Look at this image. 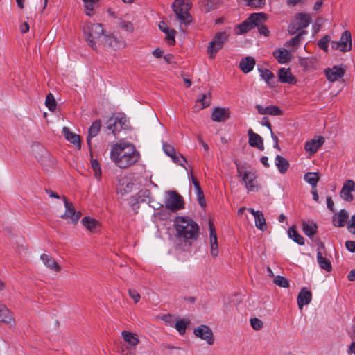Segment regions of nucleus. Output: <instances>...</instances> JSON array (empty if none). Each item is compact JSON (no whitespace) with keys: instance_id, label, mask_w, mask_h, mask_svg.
I'll use <instances>...</instances> for the list:
<instances>
[{"instance_id":"3c124183","label":"nucleus","mask_w":355,"mask_h":355,"mask_svg":"<svg viewBox=\"0 0 355 355\" xmlns=\"http://www.w3.org/2000/svg\"><path fill=\"white\" fill-rule=\"evenodd\" d=\"M329 41L330 37L329 35H325L318 41V45L320 49L327 52L328 51V44Z\"/></svg>"},{"instance_id":"79ce46f5","label":"nucleus","mask_w":355,"mask_h":355,"mask_svg":"<svg viewBox=\"0 0 355 355\" xmlns=\"http://www.w3.org/2000/svg\"><path fill=\"white\" fill-rule=\"evenodd\" d=\"M305 33V31H301L296 36L293 37L289 41H287L285 44V46L287 47L293 46L297 48L299 46L300 42L301 41V37Z\"/></svg>"},{"instance_id":"4d7b16f0","label":"nucleus","mask_w":355,"mask_h":355,"mask_svg":"<svg viewBox=\"0 0 355 355\" xmlns=\"http://www.w3.org/2000/svg\"><path fill=\"white\" fill-rule=\"evenodd\" d=\"M340 196L344 200L347 202H351L354 199L353 195L351 193V191H345V189H341Z\"/></svg>"},{"instance_id":"338daca9","label":"nucleus","mask_w":355,"mask_h":355,"mask_svg":"<svg viewBox=\"0 0 355 355\" xmlns=\"http://www.w3.org/2000/svg\"><path fill=\"white\" fill-rule=\"evenodd\" d=\"M192 182H193V184L195 187V189L196 191V193H200V194L201 193V191H202L200 186V184L199 182H198V180L193 177L192 176Z\"/></svg>"},{"instance_id":"2eb2a0df","label":"nucleus","mask_w":355,"mask_h":355,"mask_svg":"<svg viewBox=\"0 0 355 355\" xmlns=\"http://www.w3.org/2000/svg\"><path fill=\"white\" fill-rule=\"evenodd\" d=\"M135 188V184L130 178L126 176L123 177L119 180L116 191L118 194L124 196L132 191Z\"/></svg>"},{"instance_id":"864d4df0","label":"nucleus","mask_w":355,"mask_h":355,"mask_svg":"<svg viewBox=\"0 0 355 355\" xmlns=\"http://www.w3.org/2000/svg\"><path fill=\"white\" fill-rule=\"evenodd\" d=\"M250 324L254 330H259L263 327V322L259 318H254L250 320Z\"/></svg>"},{"instance_id":"de8ad7c7","label":"nucleus","mask_w":355,"mask_h":355,"mask_svg":"<svg viewBox=\"0 0 355 355\" xmlns=\"http://www.w3.org/2000/svg\"><path fill=\"white\" fill-rule=\"evenodd\" d=\"M45 104L50 111L55 110L56 103L52 94L50 93L46 96Z\"/></svg>"},{"instance_id":"9d476101","label":"nucleus","mask_w":355,"mask_h":355,"mask_svg":"<svg viewBox=\"0 0 355 355\" xmlns=\"http://www.w3.org/2000/svg\"><path fill=\"white\" fill-rule=\"evenodd\" d=\"M62 199L64 202L65 212L62 215V218L66 219L68 223L76 224L79 220L82 214L80 211H76L73 205L67 201V198L64 196Z\"/></svg>"},{"instance_id":"58836bf2","label":"nucleus","mask_w":355,"mask_h":355,"mask_svg":"<svg viewBox=\"0 0 355 355\" xmlns=\"http://www.w3.org/2000/svg\"><path fill=\"white\" fill-rule=\"evenodd\" d=\"M288 234L289 237L297 244L300 245H303L304 244V237L299 234L293 227L288 229Z\"/></svg>"},{"instance_id":"412c9836","label":"nucleus","mask_w":355,"mask_h":355,"mask_svg":"<svg viewBox=\"0 0 355 355\" xmlns=\"http://www.w3.org/2000/svg\"><path fill=\"white\" fill-rule=\"evenodd\" d=\"M248 135L249 136V144L252 147H256L260 150H264L263 140L259 135L254 133L252 129L248 130Z\"/></svg>"},{"instance_id":"c03bdc74","label":"nucleus","mask_w":355,"mask_h":355,"mask_svg":"<svg viewBox=\"0 0 355 355\" xmlns=\"http://www.w3.org/2000/svg\"><path fill=\"white\" fill-rule=\"evenodd\" d=\"M197 103H200V109L209 106L211 103V93L202 94V96L198 98Z\"/></svg>"},{"instance_id":"a19ab883","label":"nucleus","mask_w":355,"mask_h":355,"mask_svg":"<svg viewBox=\"0 0 355 355\" xmlns=\"http://www.w3.org/2000/svg\"><path fill=\"white\" fill-rule=\"evenodd\" d=\"M254 218L256 227L261 231L266 230L267 228V225L263 214L261 211V213L257 214Z\"/></svg>"},{"instance_id":"e2e57ef3","label":"nucleus","mask_w":355,"mask_h":355,"mask_svg":"<svg viewBox=\"0 0 355 355\" xmlns=\"http://www.w3.org/2000/svg\"><path fill=\"white\" fill-rule=\"evenodd\" d=\"M345 246L349 251L352 252H355V241H347L345 242Z\"/></svg>"},{"instance_id":"9b49d317","label":"nucleus","mask_w":355,"mask_h":355,"mask_svg":"<svg viewBox=\"0 0 355 355\" xmlns=\"http://www.w3.org/2000/svg\"><path fill=\"white\" fill-rule=\"evenodd\" d=\"M331 47L334 49H339L342 52L349 51L352 49V36L349 31H344L340 37V41H333Z\"/></svg>"},{"instance_id":"c85d7f7f","label":"nucleus","mask_w":355,"mask_h":355,"mask_svg":"<svg viewBox=\"0 0 355 355\" xmlns=\"http://www.w3.org/2000/svg\"><path fill=\"white\" fill-rule=\"evenodd\" d=\"M260 76L263 80L266 81L268 86L273 87L275 86L276 81L275 79V75L267 69H259Z\"/></svg>"},{"instance_id":"f3484780","label":"nucleus","mask_w":355,"mask_h":355,"mask_svg":"<svg viewBox=\"0 0 355 355\" xmlns=\"http://www.w3.org/2000/svg\"><path fill=\"white\" fill-rule=\"evenodd\" d=\"M209 233H210V246H211V254L214 257H216L218 255V244L217 236L214 227V225L212 221L209 222Z\"/></svg>"},{"instance_id":"39448f33","label":"nucleus","mask_w":355,"mask_h":355,"mask_svg":"<svg viewBox=\"0 0 355 355\" xmlns=\"http://www.w3.org/2000/svg\"><path fill=\"white\" fill-rule=\"evenodd\" d=\"M191 3L185 0H175L172 4V9L180 24L188 25L192 21V17L189 14Z\"/></svg>"},{"instance_id":"b1692460","label":"nucleus","mask_w":355,"mask_h":355,"mask_svg":"<svg viewBox=\"0 0 355 355\" xmlns=\"http://www.w3.org/2000/svg\"><path fill=\"white\" fill-rule=\"evenodd\" d=\"M211 118L216 122L225 121L229 118V114L225 108L215 107L212 111Z\"/></svg>"},{"instance_id":"bf43d9fd","label":"nucleus","mask_w":355,"mask_h":355,"mask_svg":"<svg viewBox=\"0 0 355 355\" xmlns=\"http://www.w3.org/2000/svg\"><path fill=\"white\" fill-rule=\"evenodd\" d=\"M174 162L178 164L179 165L183 166L187 163V159L182 155L177 156L176 153L174 157H171Z\"/></svg>"},{"instance_id":"7c9ffc66","label":"nucleus","mask_w":355,"mask_h":355,"mask_svg":"<svg viewBox=\"0 0 355 355\" xmlns=\"http://www.w3.org/2000/svg\"><path fill=\"white\" fill-rule=\"evenodd\" d=\"M101 123L100 121H95L88 130V136L87 137V143L91 148V139L96 137L100 132Z\"/></svg>"},{"instance_id":"6ab92c4d","label":"nucleus","mask_w":355,"mask_h":355,"mask_svg":"<svg viewBox=\"0 0 355 355\" xmlns=\"http://www.w3.org/2000/svg\"><path fill=\"white\" fill-rule=\"evenodd\" d=\"M40 259L44 265L49 269L58 272L61 270V267L56 262L55 259L49 254H42L40 256Z\"/></svg>"},{"instance_id":"cd10ccee","label":"nucleus","mask_w":355,"mask_h":355,"mask_svg":"<svg viewBox=\"0 0 355 355\" xmlns=\"http://www.w3.org/2000/svg\"><path fill=\"white\" fill-rule=\"evenodd\" d=\"M0 322L6 324H11L14 322L12 313L1 303H0Z\"/></svg>"},{"instance_id":"72a5a7b5","label":"nucleus","mask_w":355,"mask_h":355,"mask_svg":"<svg viewBox=\"0 0 355 355\" xmlns=\"http://www.w3.org/2000/svg\"><path fill=\"white\" fill-rule=\"evenodd\" d=\"M42 157L40 159L41 164L45 168H52L55 165V159L47 151L44 150Z\"/></svg>"},{"instance_id":"473e14b6","label":"nucleus","mask_w":355,"mask_h":355,"mask_svg":"<svg viewBox=\"0 0 355 355\" xmlns=\"http://www.w3.org/2000/svg\"><path fill=\"white\" fill-rule=\"evenodd\" d=\"M249 20H250L253 27L262 25L264 21L268 19V15L265 13H252L249 16Z\"/></svg>"},{"instance_id":"a211bd4d","label":"nucleus","mask_w":355,"mask_h":355,"mask_svg":"<svg viewBox=\"0 0 355 355\" xmlns=\"http://www.w3.org/2000/svg\"><path fill=\"white\" fill-rule=\"evenodd\" d=\"M324 72L327 78L331 82H334L344 76L345 69L341 67L334 66L331 69L328 68L325 69Z\"/></svg>"},{"instance_id":"0e129e2a","label":"nucleus","mask_w":355,"mask_h":355,"mask_svg":"<svg viewBox=\"0 0 355 355\" xmlns=\"http://www.w3.org/2000/svg\"><path fill=\"white\" fill-rule=\"evenodd\" d=\"M258 29H259V33L261 35H263L264 36H268L270 33L268 28L263 24L259 26L258 27Z\"/></svg>"},{"instance_id":"4be33fe9","label":"nucleus","mask_w":355,"mask_h":355,"mask_svg":"<svg viewBox=\"0 0 355 355\" xmlns=\"http://www.w3.org/2000/svg\"><path fill=\"white\" fill-rule=\"evenodd\" d=\"M256 108L258 113L261 115L269 114L272 116H279L282 114V110L275 105H269L263 107L260 105H257Z\"/></svg>"},{"instance_id":"c9c22d12","label":"nucleus","mask_w":355,"mask_h":355,"mask_svg":"<svg viewBox=\"0 0 355 355\" xmlns=\"http://www.w3.org/2000/svg\"><path fill=\"white\" fill-rule=\"evenodd\" d=\"M275 165L281 173H285L289 167L288 162L281 155L276 157Z\"/></svg>"},{"instance_id":"f704fd0d","label":"nucleus","mask_w":355,"mask_h":355,"mask_svg":"<svg viewBox=\"0 0 355 355\" xmlns=\"http://www.w3.org/2000/svg\"><path fill=\"white\" fill-rule=\"evenodd\" d=\"M317 261L321 268L327 272L331 270L332 266L330 260L323 257L320 251H318L317 252Z\"/></svg>"},{"instance_id":"4468645a","label":"nucleus","mask_w":355,"mask_h":355,"mask_svg":"<svg viewBox=\"0 0 355 355\" xmlns=\"http://www.w3.org/2000/svg\"><path fill=\"white\" fill-rule=\"evenodd\" d=\"M126 119L123 116H113L107 121V128L114 135L125 128Z\"/></svg>"},{"instance_id":"5701e85b","label":"nucleus","mask_w":355,"mask_h":355,"mask_svg":"<svg viewBox=\"0 0 355 355\" xmlns=\"http://www.w3.org/2000/svg\"><path fill=\"white\" fill-rule=\"evenodd\" d=\"M278 78L282 83L293 84L295 82L289 68H281L278 71Z\"/></svg>"},{"instance_id":"0eeeda50","label":"nucleus","mask_w":355,"mask_h":355,"mask_svg":"<svg viewBox=\"0 0 355 355\" xmlns=\"http://www.w3.org/2000/svg\"><path fill=\"white\" fill-rule=\"evenodd\" d=\"M184 202L183 198L175 191L166 192V198L164 201V206L166 209L172 212H176L184 208Z\"/></svg>"},{"instance_id":"603ef678","label":"nucleus","mask_w":355,"mask_h":355,"mask_svg":"<svg viewBox=\"0 0 355 355\" xmlns=\"http://www.w3.org/2000/svg\"><path fill=\"white\" fill-rule=\"evenodd\" d=\"M119 26L122 29L132 33L134 31V26L130 21L120 20Z\"/></svg>"},{"instance_id":"774afa93","label":"nucleus","mask_w":355,"mask_h":355,"mask_svg":"<svg viewBox=\"0 0 355 355\" xmlns=\"http://www.w3.org/2000/svg\"><path fill=\"white\" fill-rule=\"evenodd\" d=\"M261 125H265L266 126L269 130L270 131H272V125L268 120V119L267 117H263L262 118V120H261Z\"/></svg>"},{"instance_id":"2f4dec72","label":"nucleus","mask_w":355,"mask_h":355,"mask_svg":"<svg viewBox=\"0 0 355 355\" xmlns=\"http://www.w3.org/2000/svg\"><path fill=\"white\" fill-rule=\"evenodd\" d=\"M349 218V214L346 210L342 209L338 214H336L333 217V222L335 226L341 227L345 226V222Z\"/></svg>"},{"instance_id":"5fc2aeb1","label":"nucleus","mask_w":355,"mask_h":355,"mask_svg":"<svg viewBox=\"0 0 355 355\" xmlns=\"http://www.w3.org/2000/svg\"><path fill=\"white\" fill-rule=\"evenodd\" d=\"M342 189H345L347 191H354L355 190V183L352 180H347L343 186Z\"/></svg>"},{"instance_id":"ddd939ff","label":"nucleus","mask_w":355,"mask_h":355,"mask_svg":"<svg viewBox=\"0 0 355 355\" xmlns=\"http://www.w3.org/2000/svg\"><path fill=\"white\" fill-rule=\"evenodd\" d=\"M101 44L105 47H110L114 50L124 49L126 46L125 42L122 38H118L112 35H105L103 37Z\"/></svg>"},{"instance_id":"6e6d98bb","label":"nucleus","mask_w":355,"mask_h":355,"mask_svg":"<svg viewBox=\"0 0 355 355\" xmlns=\"http://www.w3.org/2000/svg\"><path fill=\"white\" fill-rule=\"evenodd\" d=\"M163 150L165 152V153L168 155L169 157H172L175 156V148L168 144H163Z\"/></svg>"},{"instance_id":"ea45409f","label":"nucleus","mask_w":355,"mask_h":355,"mask_svg":"<svg viewBox=\"0 0 355 355\" xmlns=\"http://www.w3.org/2000/svg\"><path fill=\"white\" fill-rule=\"evenodd\" d=\"M82 223L90 232H94L98 225V222L90 217H84Z\"/></svg>"},{"instance_id":"dca6fc26","label":"nucleus","mask_w":355,"mask_h":355,"mask_svg":"<svg viewBox=\"0 0 355 355\" xmlns=\"http://www.w3.org/2000/svg\"><path fill=\"white\" fill-rule=\"evenodd\" d=\"M324 142V138L322 136L315 137L313 139L306 142L304 146L305 150L310 155L315 153Z\"/></svg>"},{"instance_id":"393cba45","label":"nucleus","mask_w":355,"mask_h":355,"mask_svg":"<svg viewBox=\"0 0 355 355\" xmlns=\"http://www.w3.org/2000/svg\"><path fill=\"white\" fill-rule=\"evenodd\" d=\"M256 64L255 60L251 56H247L241 59L239 63V68L245 73L250 72Z\"/></svg>"},{"instance_id":"423d86ee","label":"nucleus","mask_w":355,"mask_h":355,"mask_svg":"<svg viewBox=\"0 0 355 355\" xmlns=\"http://www.w3.org/2000/svg\"><path fill=\"white\" fill-rule=\"evenodd\" d=\"M121 336L128 346L121 347L118 350L119 352L122 355H135L136 347L139 343L137 335L128 331H123Z\"/></svg>"},{"instance_id":"09e8293b","label":"nucleus","mask_w":355,"mask_h":355,"mask_svg":"<svg viewBox=\"0 0 355 355\" xmlns=\"http://www.w3.org/2000/svg\"><path fill=\"white\" fill-rule=\"evenodd\" d=\"M274 283L282 288H288L289 286L288 281L282 276H277L274 279Z\"/></svg>"},{"instance_id":"f03ea898","label":"nucleus","mask_w":355,"mask_h":355,"mask_svg":"<svg viewBox=\"0 0 355 355\" xmlns=\"http://www.w3.org/2000/svg\"><path fill=\"white\" fill-rule=\"evenodd\" d=\"M177 236L185 241L196 240L199 235V227L192 218L187 216H178L174 220Z\"/></svg>"},{"instance_id":"4c0bfd02","label":"nucleus","mask_w":355,"mask_h":355,"mask_svg":"<svg viewBox=\"0 0 355 355\" xmlns=\"http://www.w3.org/2000/svg\"><path fill=\"white\" fill-rule=\"evenodd\" d=\"M317 225L315 223H313V222H311V223H305L304 222L303 223V232H304V234L309 236V237H311L313 236V235L315 234L316 232H317Z\"/></svg>"},{"instance_id":"f257e3e1","label":"nucleus","mask_w":355,"mask_h":355,"mask_svg":"<svg viewBox=\"0 0 355 355\" xmlns=\"http://www.w3.org/2000/svg\"><path fill=\"white\" fill-rule=\"evenodd\" d=\"M110 158L119 168H127L139 161L140 154L132 144L120 142L112 147Z\"/></svg>"},{"instance_id":"13d9d810","label":"nucleus","mask_w":355,"mask_h":355,"mask_svg":"<svg viewBox=\"0 0 355 355\" xmlns=\"http://www.w3.org/2000/svg\"><path fill=\"white\" fill-rule=\"evenodd\" d=\"M128 293L129 296L134 300L135 303H137L140 300L141 296L136 290L129 289Z\"/></svg>"},{"instance_id":"e433bc0d","label":"nucleus","mask_w":355,"mask_h":355,"mask_svg":"<svg viewBox=\"0 0 355 355\" xmlns=\"http://www.w3.org/2000/svg\"><path fill=\"white\" fill-rule=\"evenodd\" d=\"M304 179L311 186L312 189H314L316 187L320 178L317 173L309 172L304 175Z\"/></svg>"},{"instance_id":"20e7f679","label":"nucleus","mask_w":355,"mask_h":355,"mask_svg":"<svg viewBox=\"0 0 355 355\" xmlns=\"http://www.w3.org/2000/svg\"><path fill=\"white\" fill-rule=\"evenodd\" d=\"M236 166L238 176L241 178L242 182L249 191H257L259 190V184L257 180V175L256 172L252 170H247L245 165H242L237 161L234 162Z\"/></svg>"},{"instance_id":"bb28decb","label":"nucleus","mask_w":355,"mask_h":355,"mask_svg":"<svg viewBox=\"0 0 355 355\" xmlns=\"http://www.w3.org/2000/svg\"><path fill=\"white\" fill-rule=\"evenodd\" d=\"M273 56L277 60L280 64L288 63L291 58V54L288 50L285 49H278L273 52Z\"/></svg>"},{"instance_id":"680f3d73","label":"nucleus","mask_w":355,"mask_h":355,"mask_svg":"<svg viewBox=\"0 0 355 355\" xmlns=\"http://www.w3.org/2000/svg\"><path fill=\"white\" fill-rule=\"evenodd\" d=\"M196 194H197V197H198V200L199 205L202 207H205L206 202H205V196H204L203 191H202L200 194V193H196Z\"/></svg>"},{"instance_id":"49530a36","label":"nucleus","mask_w":355,"mask_h":355,"mask_svg":"<svg viewBox=\"0 0 355 355\" xmlns=\"http://www.w3.org/2000/svg\"><path fill=\"white\" fill-rule=\"evenodd\" d=\"M98 0H83L84 2V7L85 9V13L88 16L92 15L94 10V4L96 3Z\"/></svg>"},{"instance_id":"1a4fd4ad","label":"nucleus","mask_w":355,"mask_h":355,"mask_svg":"<svg viewBox=\"0 0 355 355\" xmlns=\"http://www.w3.org/2000/svg\"><path fill=\"white\" fill-rule=\"evenodd\" d=\"M312 19L309 14L297 13L295 16L294 21L288 27L290 35H294L297 32L308 27Z\"/></svg>"},{"instance_id":"8fccbe9b","label":"nucleus","mask_w":355,"mask_h":355,"mask_svg":"<svg viewBox=\"0 0 355 355\" xmlns=\"http://www.w3.org/2000/svg\"><path fill=\"white\" fill-rule=\"evenodd\" d=\"M92 167L94 171V175L97 179H100L101 176V170L100 164L96 159H92L91 161Z\"/></svg>"},{"instance_id":"052dcab7","label":"nucleus","mask_w":355,"mask_h":355,"mask_svg":"<svg viewBox=\"0 0 355 355\" xmlns=\"http://www.w3.org/2000/svg\"><path fill=\"white\" fill-rule=\"evenodd\" d=\"M214 8V0H207L206 2H204V9L206 12H209Z\"/></svg>"},{"instance_id":"c756f323","label":"nucleus","mask_w":355,"mask_h":355,"mask_svg":"<svg viewBox=\"0 0 355 355\" xmlns=\"http://www.w3.org/2000/svg\"><path fill=\"white\" fill-rule=\"evenodd\" d=\"M159 29L166 34V40L169 45L175 44V30H169L167 25L164 21H160L159 24Z\"/></svg>"},{"instance_id":"6e6552de","label":"nucleus","mask_w":355,"mask_h":355,"mask_svg":"<svg viewBox=\"0 0 355 355\" xmlns=\"http://www.w3.org/2000/svg\"><path fill=\"white\" fill-rule=\"evenodd\" d=\"M229 34L226 31H220L216 33L207 47V53L210 58H215L217 52L223 48L224 43L227 40Z\"/></svg>"},{"instance_id":"f8f14e48","label":"nucleus","mask_w":355,"mask_h":355,"mask_svg":"<svg viewBox=\"0 0 355 355\" xmlns=\"http://www.w3.org/2000/svg\"><path fill=\"white\" fill-rule=\"evenodd\" d=\"M194 335L205 340L209 345L214 343V337L212 330L207 325H200L193 330Z\"/></svg>"},{"instance_id":"aec40b11","label":"nucleus","mask_w":355,"mask_h":355,"mask_svg":"<svg viewBox=\"0 0 355 355\" xmlns=\"http://www.w3.org/2000/svg\"><path fill=\"white\" fill-rule=\"evenodd\" d=\"M312 300V294L306 288L301 289L297 295V304L300 310L304 305L309 304Z\"/></svg>"},{"instance_id":"69168bd1","label":"nucleus","mask_w":355,"mask_h":355,"mask_svg":"<svg viewBox=\"0 0 355 355\" xmlns=\"http://www.w3.org/2000/svg\"><path fill=\"white\" fill-rule=\"evenodd\" d=\"M326 200H327V207L329 210H331V211H334L335 209H334V203L331 199V196H327V198H326Z\"/></svg>"},{"instance_id":"a18cd8bd","label":"nucleus","mask_w":355,"mask_h":355,"mask_svg":"<svg viewBox=\"0 0 355 355\" xmlns=\"http://www.w3.org/2000/svg\"><path fill=\"white\" fill-rule=\"evenodd\" d=\"M189 322L188 320H180L176 322L175 327L180 335H184L185 334Z\"/></svg>"},{"instance_id":"a878e982","label":"nucleus","mask_w":355,"mask_h":355,"mask_svg":"<svg viewBox=\"0 0 355 355\" xmlns=\"http://www.w3.org/2000/svg\"><path fill=\"white\" fill-rule=\"evenodd\" d=\"M62 132L67 140L76 146L78 149H80L81 144L80 136L78 135L71 132L67 127H64L62 128Z\"/></svg>"},{"instance_id":"7ed1b4c3","label":"nucleus","mask_w":355,"mask_h":355,"mask_svg":"<svg viewBox=\"0 0 355 355\" xmlns=\"http://www.w3.org/2000/svg\"><path fill=\"white\" fill-rule=\"evenodd\" d=\"M83 32L88 44L94 50H97L98 46L103 42V37L105 35L102 24L87 22L84 26Z\"/></svg>"},{"instance_id":"37998d69","label":"nucleus","mask_w":355,"mask_h":355,"mask_svg":"<svg viewBox=\"0 0 355 355\" xmlns=\"http://www.w3.org/2000/svg\"><path fill=\"white\" fill-rule=\"evenodd\" d=\"M253 28L254 27H253L250 20H249V18H248L246 20H245L243 22H242L241 24H240L238 26V28L239 30V34L245 33L248 32L249 31L252 30Z\"/></svg>"}]
</instances>
